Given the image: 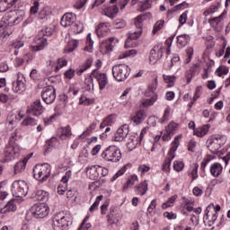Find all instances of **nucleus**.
<instances>
[{
    "instance_id": "obj_1",
    "label": "nucleus",
    "mask_w": 230,
    "mask_h": 230,
    "mask_svg": "<svg viewBox=\"0 0 230 230\" xmlns=\"http://www.w3.org/2000/svg\"><path fill=\"white\" fill-rule=\"evenodd\" d=\"M226 143H227V137L225 135H213L208 138L207 146L211 154H217Z\"/></svg>"
},
{
    "instance_id": "obj_2",
    "label": "nucleus",
    "mask_w": 230,
    "mask_h": 230,
    "mask_svg": "<svg viewBox=\"0 0 230 230\" xmlns=\"http://www.w3.org/2000/svg\"><path fill=\"white\" fill-rule=\"evenodd\" d=\"M51 176V165L49 164H36L33 168V177L40 182H46Z\"/></svg>"
},
{
    "instance_id": "obj_3",
    "label": "nucleus",
    "mask_w": 230,
    "mask_h": 230,
    "mask_svg": "<svg viewBox=\"0 0 230 230\" xmlns=\"http://www.w3.org/2000/svg\"><path fill=\"white\" fill-rule=\"evenodd\" d=\"M53 229L54 230H69L71 226V217L66 212H59L53 217Z\"/></svg>"
},
{
    "instance_id": "obj_4",
    "label": "nucleus",
    "mask_w": 230,
    "mask_h": 230,
    "mask_svg": "<svg viewBox=\"0 0 230 230\" xmlns=\"http://www.w3.org/2000/svg\"><path fill=\"white\" fill-rule=\"evenodd\" d=\"M53 35V29L49 27H44L41 29L38 36L35 38V46H34V51H40L48 46V39L44 37H51Z\"/></svg>"
},
{
    "instance_id": "obj_5",
    "label": "nucleus",
    "mask_w": 230,
    "mask_h": 230,
    "mask_svg": "<svg viewBox=\"0 0 230 230\" xmlns=\"http://www.w3.org/2000/svg\"><path fill=\"white\" fill-rule=\"evenodd\" d=\"M145 15L140 14L137 17L135 18V26L137 28V31H131L128 34V40H126V48H130V42L131 40H137L139 37H141V34L143 33V18Z\"/></svg>"
},
{
    "instance_id": "obj_6",
    "label": "nucleus",
    "mask_w": 230,
    "mask_h": 230,
    "mask_svg": "<svg viewBox=\"0 0 230 230\" xmlns=\"http://www.w3.org/2000/svg\"><path fill=\"white\" fill-rule=\"evenodd\" d=\"M113 78L118 82H125L130 76V67L126 64H119L112 66Z\"/></svg>"
},
{
    "instance_id": "obj_7",
    "label": "nucleus",
    "mask_w": 230,
    "mask_h": 230,
    "mask_svg": "<svg viewBox=\"0 0 230 230\" xmlns=\"http://www.w3.org/2000/svg\"><path fill=\"white\" fill-rule=\"evenodd\" d=\"M102 157L111 163H119L121 160V150L116 146H110L102 152Z\"/></svg>"
},
{
    "instance_id": "obj_8",
    "label": "nucleus",
    "mask_w": 230,
    "mask_h": 230,
    "mask_svg": "<svg viewBox=\"0 0 230 230\" xmlns=\"http://www.w3.org/2000/svg\"><path fill=\"white\" fill-rule=\"evenodd\" d=\"M29 187L28 183L24 181H15L12 184V193L13 197H18L19 199H24L28 195Z\"/></svg>"
},
{
    "instance_id": "obj_9",
    "label": "nucleus",
    "mask_w": 230,
    "mask_h": 230,
    "mask_svg": "<svg viewBox=\"0 0 230 230\" xmlns=\"http://www.w3.org/2000/svg\"><path fill=\"white\" fill-rule=\"evenodd\" d=\"M31 213L34 218H46L49 215V207L44 203L34 204L31 208Z\"/></svg>"
},
{
    "instance_id": "obj_10",
    "label": "nucleus",
    "mask_w": 230,
    "mask_h": 230,
    "mask_svg": "<svg viewBox=\"0 0 230 230\" xmlns=\"http://www.w3.org/2000/svg\"><path fill=\"white\" fill-rule=\"evenodd\" d=\"M3 156V163H10V161L19 157V147L17 145L8 144L4 149Z\"/></svg>"
},
{
    "instance_id": "obj_11",
    "label": "nucleus",
    "mask_w": 230,
    "mask_h": 230,
    "mask_svg": "<svg viewBox=\"0 0 230 230\" xmlns=\"http://www.w3.org/2000/svg\"><path fill=\"white\" fill-rule=\"evenodd\" d=\"M44 111H46V109L42 106V102H40V100H37L27 107L26 114L38 117L42 116Z\"/></svg>"
},
{
    "instance_id": "obj_12",
    "label": "nucleus",
    "mask_w": 230,
    "mask_h": 230,
    "mask_svg": "<svg viewBox=\"0 0 230 230\" xmlns=\"http://www.w3.org/2000/svg\"><path fill=\"white\" fill-rule=\"evenodd\" d=\"M40 94L42 101L46 102L47 105H51L57 99V90L51 85L44 88Z\"/></svg>"
},
{
    "instance_id": "obj_13",
    "label": "nucleus",
    "mask_w": 230,
    "mask_h": 230,
    "mask_svg": "<svg viewBox=\"0 0 230 230\" xmlns=\"http://www.w3.org/2000/svg\"><path fill=\"white\" fill-rule=\"evenodd\" d=\"M227 15V11L225 10L219 16L208 19V22L215 31H222L224 28V19Z\"/></svg>"
},
{
    "instance_id": "obj_14",
    "label": "nucleus",
    "mask_w": 230,
    "mask_h": 230,
    "mask_svg": "<svg viewBox=\"0 0 230 230\" xmlns=\"http://www.w3.org/2000/svg\"><path fill=\"white\" fill-rule=\"evenodd\" d=\"M13 93H24L26 91V77L24 74L18 72L16 81L13 82Z\"/></svg>"
},
{
    "instance_id": "obj_15",
    "label": "nucleus",
    "mask_w": 230,
    "mask_h": 230,
    "mask_svg": "<svg viewBox=\"0 0 230 230\" xmlns=\"http://www.w3.org/2000/svg\"><path fill=\"white\" fill-rule=\"evenodd\" d=\"M164 53V47L161 43L156 44L150 51L149 60L151 64H156L158 60H161Z\"/></svg>"
},
{
    "instance_id": "obj_16",
    "label": "nucleus",
    "mask_w": 230,
    "mask_h": 230,
    "mask_svg": "<svg viewBox=\"0 0 230 230\" xmlns=\"http://www.w3.org/2000/svg\"><path fill=\"white\" fill-rule=\"evenodd\" d=\"M92 75L97 80L100 91H103L107 87V84H109L107 74L94 71Z\"/></svg>"
},
{
    "instance_id": "obj_17",
    "label": "nucleus",
    "mask_w": 230,
    "mask_h": 230,
    "mask_svg": "<svg viewBox=\"0 0 230 230\" xmlns=\"http://www.w3.org/2000/svg\"><path fill=\"white\" fill-rule=\"evenodd\" d=\"M128 136V125L124 124L119 128L113 137V141L121 142Z\"/></svg>"
},
{
    "instance_id": "obj_18",
    "label": "nucleus",
    "mask_w": 230,
    "mask_h": 230,
    "mask_svg": "<svg viewBox=\"0 0 230 230\" xmlns=\"http://www.w3.org/2000/svg\"><path fill=\"white\" fill-rule=\"evenodd\" d=\"M75 21H76V14L66 13L62 16L60 24L63 28H67V26H71Z\"/></svg>"
},
{
    "instance_id": "obj_19",
    "label": "nucleus",
    "mask_w": 230,
    "mask_h": 230,
    "mask_svg": "<svg viewBox=\"0 0 230 230\" xmlns=\"http://www.w3.org/2000/svg\"><path fill=\"white\" fill-rule=\"evenodd\" d=\"M112 42H114V38H110L101 42L100 49L102 55H107V53L112 51V49H114V45H112Z\"/></svg>"
},
{
    "instance_id": "obj_20",
    "label": "nucleus",
    "mask_w": 230,
    "mask_h": 230,
    "mask_svg": "<svg viewBox=\"0 0 230 230\" xmlns=\"http://www.w3.org/2000/svg\"><path fill=\"white\" fill-rule=\"evenodd\" d=\"M8 30H10V21L8 18L4 17L0 21V35L10 37L12 32Z\"/></svg>"
},
{
    "instance_id": "obj_21",
    "label": "nucleus",
    "mask_w": 230,
    "mask_h": 230,
    "mask_svg": "<svg viewBox=\"0 0 230 230\" xmlns=\"http://www.w3.org/2000/svg\"><path fill=\"white\" fill-rule=\"evenodd\" d=\"M141 139H139V136L132 135L129 137L128 143H127V147L129 150H134L137 146H139L141 145Z\"/></svg>"
},
{
    "instance_id": "obj_22",
    "label": "nucleus",
    "mask_w": 230,
    "mask_h": 230,
    "mask_svg": "<svg viewBox=\"0 0 230 230\" xmlns=\"http://www.w3.org/2000/svg\"><path fill=\"white\" fill-rule=\"evenodd\" d=\"M146 118V111L145 110L137 111L135 115L131 117V120L136 123L137 125H140L143 123Z\"/></svg>"
},
{
    "instance_id": "obj_23",
    "label": "nucleus",
    "mask_w": 230,
    "mask_h": 230,
    "mask_svg": "<svg viewBox=\"0 0 230 230\" xmlns=\"http://www.w3.org/2000/svg\"><path fill=\"white\" fill-rule=\"evenodd\" d=\"M53 71H55L56 73L58 72V66H57V62L53 60L47 61V68L43 70V73H45L47 76H49V75H51Z\"/></svg>"
},
{
    "instance_id": "obj_24",
    "label": "nucleus",
    "mask_w": 230,
    "mask_h": 230,
    "mask_svg": "<svg viewBox=\"0 0 230 230\" xmlns=\"http://www.w3.org/2000/svg\"><path fill=\"white\" fill-rule=\"evenodd\" d=\"M224 170V167H222V164L220 163H215L210 166V173L213 175V177H220L222 175V172Z\"/></svg>"
},
{
    "instance_id": "obj_25",
    "label": "nucleus",
    "mask_w": 230,
    "mask_h": 230,
    "mask_svg": "<svg viewBox=\"0 0 230 230\" xmlns=\"http://www.w3.org/2000/svg\"><path fill=\"white\" fill-rule=\"evenodd\" d=\"M95 32L98 37H105L107 33H109V27H107V23H99L95 28Z\"/></svg>"
},
{
    "instance_id": "obj_26",
    "label": "nucleus",
    "mask_w": 230,
    "mask_h": 230,
    "mask_svg": "<svg viewBox=\"0 0 230 230\" xmlns=\"http://www.w3.org/2000/svg\"><path fill=\"white\" fill-rule=\"evenodd\" d=\"M210 126L209 124L203 125L199 128L194 129V136L198 137H204L209 132Z\"/></svg>"
},
{
    "instance_id": "obj_27",
    "label": "nucleus",
    "mask_w": 230,
    "mask_h": 230,
    "mask_svg": "<svg viewBox=\"0 0 230 230\" xmlns=\"http://www.w3.org/2000/svg\"><path fill=\"white\" fill-rule=\"evenodd\" d=\"M148 191V183L146 181H142L140 184L135 187V193L137 195H145Z\"/></svg>"
},
{
    "instance_id": "obj_28",
    "label": "nucleus",
    "mask_w": 230,
    "mask_h": 230,
    "mask_svg": "<svg viewBox=\"0 0 230 230\" xmlns=\"http://www.w3.org/2000/svg\"><path fill=\"white\" fill-rule=\"evenodd\" d=\"M86 172H88L89 178L92 181H97V179L100 177V173L98 171V165H92L91 167H87Z\"/></svg>"
},
{
    "instance_id": "obj_29",
    "label": "nucleus",
    "mask_w": 230,
    "mask_h": 230,
    "mask_svg": "<svg viewBox=\"0 0 230 230\" xmlns=\"http://www.w3.org/2000/svg\"><path fill=\"white\" fill-rule=\"evenodd\" d=\"M16 209L17 206L15 205V201L10 200L3 208H0V215H5V213H10Z\"/></svg>"
},
{
    "instance_id": "obj_30",
    "label": "nucleus",
    "mask_w": 230,
    "mask_h": 230,
    "mask_svg": "<svg viewBox=\"0 0 230 230\" xmlns=\"http://www.w3.org/2000/svg\"><path fill=\"white\" fill-rule=\"evenodd\" d=\"M219 9H220V3H215L212 5H210L203 13V15H205V19H208V15H213V13H217V12H218Z\"/></svg>"
},
{
    "instance_id": "obj_31",
    "label": "nucleus",
    "mask_w": 230,
    "mask_h": 230,
    "mask_svg": "<svg viewBox=\"0 0 230 230\" xmlns=\"http://www.w3.org/2000/svg\"><path fill=\"white\" fill-rule=\"evenodd\" d=\"M35 199L40 202H48L49 199V193L42 190H37L35 194Z\"/></svg>"
},
{
    "instance_id": "obj_32",
    "label": "nucleus",
    "mask_w": 230,
    "mask_h": 230,
    "mask_svg": "<svg viewBox=\"0 0 230 230\" xmlns=\"http://www.w3.org/2000/svg\"><path fill=\"white\" fill-rule=\"evenodd\" d=\"M119 12V8H118V5H111L106 9L105 15H107V17H110V19H114V17L118 15Z\"/></svg>"
},
{
    "instance_id": "obj_33",
    "label": "nucleus",
    "mask_w": 230,
    "mask_h": 230,
    "mask_svg": "<svg viewBox=\"0 0 230 230\" xmlns=\"http://www.w3.org/2000/svg\"><path fill=\"white\" fill-rule=\"evenodd\" d=\"M39 120H37V119H34L32 117H26L22 121V127H36V125H38Z\"/></svg>"
},
{
    "instance_id": "obj_34",
    "label": "nucleus",
    "mask_w": 230,
    "mask_h": 230,
    "mask_svg": "<svg viewBox=\"0 0 230 230\" xmlns=\"http://www.w3.org/2000/svg\"><path fill=\"white\" fill-rule=\"evenodd\" d=\"M177 42L180 48H184V46H187L188 42H190V36L188 34L179 35L177 37Z\"/></svg>"
},
{
    "instance_id": "obj_35",
    "label": "nucleus",
    "mask_w": 230,
    "mask_h": 230,
    "mask_svg": "<svg viewBox=\"0 0 230 230\" xmlns=\"http://www.w3.org/2000/svg\"><path fill=\"white\" fill-rule=\"evenodd\" d=\"M152 8V0H143L138 4V12H146V10H150Z\"/></svg>"
},
{
    "instance_id": "obj_36",
    "label": "nucleus",
    "mask_w": 230,
    "mask_h": 230,
    "mask_svg": "<svg viewBox=\"0 0 230 230\" xmlns=\"http://www.w3.org/2000/svg\"><path fill=\"white\" fill-rule=\"evenodd\" d=\"M13 169H14L15 174L24 172V170L26 169V161L25 160L19 161L14 164Z\"/></svg>"
},
{
    "instance_id": "obj_37",
    "label": "nucleus",
    "mask_w": 230,
    "mask_h": 230,
    "mask_svg": "<svg viewBox=\"0 0 230 230\" xmlns=\"http://www.w3.org/2000/svg\"><path fill=\"white\" fill-rule=\"evenodd\" d=\"M175 159V155L169 156L165 158V161L164 162L162 165V171L163 172H170V166L172 165V162Z\"/></svg>"
},
{
    "instance_id": "obj_38",
    "label": "nucleus",
    "mask_w": 230,
    "mask_h": 230,
    "mask_svg": "<svg viewBox=\"0 0 230 230\" xmlns=\"http://www.w3.org/2000/svg\"><path fill=\"white\" fill-rule=\"evenodd\" d=\"M92 64H93V58L86 59L85 62L77 68V73L79 75H82V73H84V71H87V69L91 67Z\"/></svg>"
},
{
    "instance_id": "obj_39",
    "label": "nucleus",
    "mask_w": 230,
    "mask_h": 230,
    "mask_svg": "<svg viewBox=\"0 0 230 230\" xmlns=\"http://www.w3.org/2000/svg\"><path fill=\"white\" fill-rule=\"evenodd\" d=\"M157 102V94H154L151 98L149 99H143L141 103L143 107H152L154 103Z\"/></svg>"
},
{
    "instance_id": "obj_40",
    "label": "nucleus",
    "mask_w": 230,
    "mask_h": 230,
    "mask_svg": "<svg viewBox=\"0 0 230 230\" xmlns=\"http://www.w3.org/2000/svg\"><path fill=\"white\" fill-rule=\"evenodd\" d=\"M136 182H137V175L133 174L128 179L126 184H124L123 190H128V188H132Z\"/></svg>"
},
{
    "instance_id": "obj_41",
    "label": "nucleus",
    "mask_w": 230,
    "mask_h": 230,
    "mask_svg": "<svg viewBox=\"0 0 230 230\" xmlns=\"http://www.w3.org/2000/svg\"><path fill=\"white\" fill-rule=\"evenodd\" d=\"M164 82L167 84V87H173L175 85V80H177V77L175 75H163Z\"/></svg>"
},
{
    "instance_id": "obj_42",
    "label": "nucleus",
    "mask_w": 230,
    "mask_h": 230,
    "mask_svg": "<svg viewBox=\"0 0 230 230\" xmlns=\"http://www.w3.org/2000/svg\"><path fill=\"white\" fill-rule=\"evenodd\" d=\"M73 133L71 132V126H66L61 128V134L59 136L60 139H66V137H71Z\"/></svg>"
},
{
    "instance_id": "obj_43",
    "label": "nucleus",
    "mask_w": 230,
    "mask_h": 230,
    "mask_svg": "<svg viewBox=\"0 0 230 230\" xmlns=\"http://www.w3.org/2000/svg\"><path fill=\"white\" fill-rule=\"evenodd\" d=\"M78 40H71L66 47V50L68 51V53H72V51H75L78 48Z\"/></svg>"
},
{
    "instance_id": "obj_44",
    "label": "nucleus",
    "mask_w": 230,
    "mask_h": 230,
    "mask_svg": "<svg viewBox=\"0 0 230 230\" xmlns=\"http://www.w3.org/2000/svg\"><path fill=\"white\" fill-rule=\"evenodd\" d=\"M177 200V195H173L168 199V200L162 205L163 209H167V208H172L173 203Z\"/></svg>"
},
{
    "instance_id": "obj_45",
    "label": "nucleus",
    "mask_w": 230,
    "mask_h": 230,
    "mask_svg": "<svg viewBox=\"0 0 230 230\" xmlns=\"http://www.w3.org/2000/svg\"><path fill=\"white\" fill-rule=\"evenodd\" d=\"M94 46V41L91 39V33L87 35L86 46L84 49V51H89V53H93V47Z\"/></svg>"
},
{
    "instance_id": "obj_46",
    "label": "nucleus",
    "mask_w": 230,
    "mask_h": 230,
    "mask_svg": "<svg viewBox=\"0 0 230 230\" xmlns=\"http://www.w3.org/2000/svg\"><path fill=\"white\" fill-rule=\"evenodd\" d=\"M215 73H216L217 76L221 77L229 73V68L225 66H220L218 68H217Z\"/></svg>"
},
{
    "instance_id": "obj_47",
    "label": "nucleus",
    "mask_w": 230,
    "mask_h": 230,
    "mask_svg": "<svg viewBox=\"0 0 230 230\" xmlns=\"http://www.w3.org/2000/svg\"><path fill=\"white\" fill-rule=\"evenodd\" d=\"M84 84H85L84 86L85 91H88V92L94 91V81L93 80V77H89L85 79Z\"/></svg>"
},
{
    "instance_id": "obj_48",
    "label": "nucleus",
    "mask_w": 230,
    "mask_h": 230,
    "mask_svg": "<svg viewBox=\"0 0 230 230\" xmlns=\"http://www.w3.org/2000/svg\"><path fill=\"white\" fill-rule=\"evenodd\" d=\"M79 103H80V105H93V103H94V99L87 98V97L82 95L79 98Z\"/></svg>"
},
{
    "instance_id": "obj_49",
    "label": "nucleus",
    "mask_w": 230,
    "mask_h": 230,
    "mask_svg": "<svg viewBox=\"0 0 230 230\" xmlns=\"http://www.w3.org/2000/svg\"><path fill=\"white\" fill-rule=\"evenodd\" d=\"M163 26H164V20L157 21L153 27V35H155L157 31H161L163 29Z\"/></svg>"
},
{
    "instance_id": "obj_50",
    "label": "nucleus",
    "mask_w": 230,
    "mask_h": 230,
    "mask_svg": "<svg viewBox=\"0 0 230 230\" xmlns=\"http://www.w3.org/2000/svg\"><path fill=\"white\" fill-rule=\"evenodd\" d=\"M88 219H89V216H86L77 230H89V229H91V227H93V226L91 225V223H87Z\"/></svg>"
},
{
    "instance_id": "obj_51",
    "label": "nucleus",
    "mask_w": 230,
    "mask_h": 230,
    "mask_svg": "<svg viewBox=\"0 0 230 230\" xmlns=\"http://www.w3.org/2000/svg\"><path fill=\"white\" fill-rule=\"evenodd\" d=\"M57 145H58V139H57V137H52L46 142V146H47L46 150H49L50 148H55Z\"/></svg>"
},
{
    "instance_id": "obj_52",
    "label": "nucleus",
    "mask_w": 230,
    "mask_h": 230,
    "mask_svg": "<svg viewBox=\"0 0 230 230\" xmlns=\"http://www.w3.org/2000/svg\"><path fill=\"white\" fill-rule=\"evenodd\" d=\"M177 148H179V142L178 141L172 142L171 148L168 153L169 157H172V155H175V152H177Z\"/></svg>"
},
{
    "instance_id": "obj_53",
    "label": "nucleus",
    "mask_w": 230,
    "mask_h": 230,
    "mask_svg": "<svg viewBox=\"0 0 230 230\" xmlns=\"http://www.w3.org/2000/svg\"><path fill=\"white\" fill-rule=\"evenodd\" d=\"M172 168L175 172H182L184 169V163L181 161H174Z\"/></svg>"
},
{
    "instance_id": "obj_54",
    "label": "nucleus",
    "mask_w": 230,
    "mask_h": 230,
    "mask_svg": "<svg viewBox=\"0 0 230 230\" xmlns=\"http://www.w3.org/2000/svg\"><path fill=\"white\" fill-rule=\"evenodd\" d=\"M127 26V22L123 19H117L114 22V28L119 30L120 28H125Z\"/></svg>"
},
{
    "instance_id": "obj_55",
    "label": "nucleus",
    "mask_w": 230,
    "mask_h": 230,
    "mask_svg": "<svg viewBox=\"0 0 230 230\" xmlns=\"http://www.w3.org/2000/svg\"><path fill=\"white\" fill-rule=\"evenodd\" d=\"M72 31H74V33H82V31H84V24L82 23H75L72 27Z\"/></svg>"
},
{
    "instance_id": "obj_56",
    "label": "nucleus",
    "mask_w": 230,
    "mask_h": 230,
    "mask_svg": "<svg viewBox=\"0 0 230 230\" xmlns=\"http://www.w3.org/2000/svg\"><path fill=\"white\" fill-rule=\"evenodd\" d=\"M72 175H73V172L71 170L66 171L65 175L61 179V182H63V184H67Z\"/></svg>"
},
{
    "instance_id": "obj_57",
    "label": "nucleus",
    "mask_w": 230,
    "mask_h": 230,
    "mask_svg": "<svg viewBox=\"0 0 230 230\" xmlns=\"http://www.w3.org/2000/svg\"><path fill=\"white\" fill-rule=\"evenodd\" d=\"M165 130H167V132H170L172 135L175 134V130H177V123H169V125L165 127Z\"/></svg>"
},
{
    "instance_id": "obj_58",
    "label": "nucleus",
    "mask_w": 230,
    "mask_h": 230,
    "mask_svg": "<svg viewBox=\"0 0 230 230\" xmlns=\"http://www.w3.org/2000/svg\"><path fill=\"white\" fill-rule=\"evenodd\" d=\"M66 66H67V59L64 58L58 59L57 61L58 71L62 69V67H66Z\"/></svg>"
},
{
    "instance_id": "obj_59",
    "label": "nucleus",
    "mask_w": 230,
    "mask_h": 230,
    "mask_svg": "<svg viewBox=\"0 0 230 230\" xmlns=\"http://www.w3.org/2000/svg\"><path fill=\"white\" fill-rule=\"evenodd\" d=\"M190 175L192 177V181H197V179H199V164H194V168L192 169Z\"/></svg>"
},
{
    "instance_id": "obj_60",
    "label": "nucleus",
    "mask_w": 230,
    "mask_h": 230,
    "mask_svg": "<svg viewBox=\"0 0 230 230\" xmlns=\"http://www.w3.org/2000/svg\"><path fill=\"white\" fill-rule=\"evenodd\" d=\"M17 17L14 20V22H16V24H19V22H21V21H22V19H24V15H26V12L24 10H21V11H17Z\"/></svg>"
},
{
    "instance_id": "obj_61",
    "label": "nucleus",
    "mask_w": 230,
    "mask_h": 230,
    "mask_svg": "<svg viewBox=\"0 0 230 230\" xmlns=\"http://www.w3.org/2000/svg\"><path fill=\"white\" fill-rule=\"evenodd\" d=\"M186 53H187L186 62L187 64H190L191 62V58H193V48L188 47L186 49Z\"/></svg>"
},
{
    "instance_id": "obj_62",
    "label": "nucleus",
    "mask_w": 230,
    "mask_h": 230,
    "mask_svg": "<svg viewBox=\"0 0 230 230\" xmlns=\"http://www.w3.org/2000/svg\"><path fill=\"white\" fill-rule=\"evenodd\" d=\"M19 137H17V130H14V132H13L11 134V137L9 138V145H15V142L17 141Z\"/></svg>"
},
{
    "instance_id": "obj_63",
    "label": "nucleus",
    "mask_w": 230,
    "mask_h": 230,
    "mask_svg": "<svg viewBox=\"0 0 230 230\" xmlns=\"http://www.w3.org/2000/svg\"><path fill=\"white\" fill-rule=\"evenodd\" d=\"M86 3H87V0H77L75 4V8H76L77 10H82V8L85 6Z\"/></svg>"
},
{
    "instance_id": "obj_64",
    "label": "nucleus",
    "mask_w": 230,
    "mask_h": 230,
    "mask_svg": "<svg viewBox=\"0 0 230 230\" xmlns=\"http://www.w3.org/2000/svg\"><path fill=\"white\" fill-rule=\"evenodd\" d=\"M12 46L14 48V49H18V50H19L20 48L24 47V41H21V40H16L12 44Z\"/></svg>"
}]
</instances>
